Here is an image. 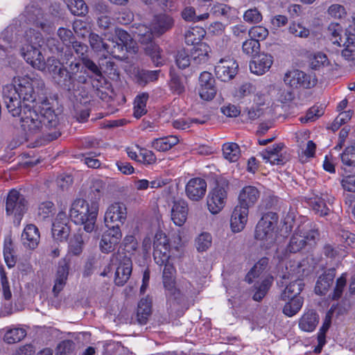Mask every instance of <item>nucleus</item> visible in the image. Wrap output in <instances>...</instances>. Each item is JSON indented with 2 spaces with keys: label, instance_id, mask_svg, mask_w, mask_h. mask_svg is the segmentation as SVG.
I'll use <instances>...</instances> for the list:
<instances>
[{
  "label": "nucleus",
  "instance_id": "obj_1",
  "mask_svg": "<svg viewBox=\"0 0 355 355\" xmlns=\"http://www.w3.org/2000/svg\"><path fill=\"white\" fill-rule=\"evenodd\" d=\"M17 116L19 117L21 128L28 138L43 135L47 140L53 141L61 135L58 128V116L46 101L40 104H25Z\"/></svg>",
  "mask_w": 355,
  "mask_h": 355
},
{
  "label": "nucleus",
  "instance_id": "obj_2",
  "mask_svg": "<svg viewBox=\"0 0 355 355\" xmlns=\"http://www.w3.org/2000/svg\"><path fill=\"white\" fill-rule=\"evenodd\" d=\"M98 212L97 203H89L84 199L78 198L72 202L69 214L73 222L83 225L84 230L90 233L95 228Z\"/></svg>",
  "mask_w": 355,
  "mask_h": 355
},
{
  "label": "nucleus",
  "instance_id": "obj_3",
  "mask_svg": "<svg viewBox=\"0 0 355 355\" xmlns=\"http://www.w3.org/2000/svg\"><path fill=\"white\" fill-rule=\"evenodd\" d=\"M21 42L23 44L20 51L24 60L33 67L43 69L45 67V60L38 49L42 42L41 34L30 28L25 32Z\"/></svg>",
  "mask_w": 355,
  "mask_h": 355
},
{
  "label": "nucleus",
  "instance_id": "obj_4",
  "mask_svg": "<svg viewBox=\"0 0 355 355\" xmlns=\"http://www.w3.org/2000/svg\"><path fill=\"white\" fill-rule=\"evenodd\" d=\"M277 217L274 213H267L258 222L254 232V238L259 241L261 245L266 249L272 248L277 240L275 228Z\"/></svg>",
  "mask_w": 355,
  "mask_h": 355
},
{
  "label": "nucleus",
  "instance_id": "obj_5",
  "mask_svg": "<svg viewBox=\"0 0 355 355\" xmlns=\"http://www.w3.org/2000/svg\"><path fill=\"white\" fill-rule=\"evenodd\" d=\"M134 37L142 44H146L145 51L149 55L156 66L162 65L164 59L161 54L160 48L157 44L152 42L153 30L144 24H139L133 31Z\"/></svg>",
  "mask_w": 355,
  "mask_h": 355
},
{
  "label": "nucleus",
  "instance_id": "obj_6",
  "mask_svg": "<svg viewBox=\"0 0 355 355\" xmlns=\"http://www.w3.org/2000/svg\"><path fill=\"white\" fill-rule=\"evenodd\" d=\"M18 87L19 94L23 101V105L25 104L35 105L36 92L35 88H42L44 82L41 78H31L28 76L17 77L13 79Z\"/></svg>",
  "mask_w": 355,
  "mask_h": 355
},
{
  "label": "nucleus",
  "instance_id": "obj_7",
  "mask_svg": "<svg viewBox=\"0 0 355 355\" xmlns=\"http://www.w3.org/2000/svg\"><path fill=\"white\" fill-rule=\"evenodd\" d=\"M153 248L155 261L158 265L162 266L171 258L178 257V254H175L174 251L180 252L181 247L176 246L171 249L166 234L162 231H158L154 237Z\"/></svg>",
  "mask_w": 355,
  "mask_h": 355
},
{
  "label": "nucleus",
  "instance_id": "obj_8",
  "mask_svg": "<svg viewBox=\"0 0 355 355\" xmlns=\"http://www.w3.org/2000/svg\"><path fill=\"white\" fill-rule=\"evenodd\" d=\"M162 273V282L165 289L168 302L177 301L178 303L182 300V294L176 286L175 274L176 269L173 263L168 260L164 263Z\"/></svg>",
  "mask_w": 355,
  "mask_h": 355
},
{
  "label": "nucleus",
  "instance_id": "obj_9",
  "mask_svg": "<svg viewBox=\"0 0 355 355\" xmlns=\"http://www.w3.org/2000/svg\"><path fill=\"white\" fill-rule=\"evenodd\" d=\"M286 85L291 88H311L317 83V78L315 76L306 74L302 71L293 69L286 72L284 77Z\"/></svg>",
  "mask_w": 355,
  "mask_h": 355
},
{
  "label": "nucleus",
  "instance_id": "obj_10",
  "mask_svg": "<svg viewBox=\"0 0 355 355\" xmlns=\"http://www.w3.org/2000/svg\"><path fill=\"white\" fill-rule=\"evenodd\" d=\"M27 208L26 200L17 190H11L7 198L6 210L8 215L14 216L15 220L20 223Z\"/></svg>",
  "mask_w": 355,
  "mask_h": 355
},
{
  "label": "nucleus",
  "instance_id": "obj_11",
  "mask_svg": "<svg viewBox=\"0 0 355 355\" xmlns=\"http://www.w3.org/2000/svg\"><path fill=\"white\" fill-rule=\"evenodd\" d=\"M2 95L8 112L13 117H16L23 107L17 85L15 83L5 85L3 87Z\"/></svg>",
  "mask_w": 355,
  "mask_h": 355
},
{
  "label": "nucleus",
  "instance_id": "obj_12",
  "mask_svg": "<svg viewBox=\"0 0 355 355\" xmlns=\"http://www.w3.org/2000/svg\"><path fill=\"white\" fill-rule=\"evenodd\" d=\"M238 69L237 62L230 56L220 58L214 67L216 78L223 82L232 80L237 74Z\"/></svg>",
  "mask_w": 355,
  "mask_h": 355
},
{
  "label": "nucleus",
  "instance_id": "obj_13",
  "mask_svg": "<svg viewBox=\"0 0 355 355\" xmlns=\"http://www.w3.org/2000/svg\"><path fill=\"white\" fill-rule=\"evenodd\" d=\"M227 198V189L220 185H216L211 189L207 198L208 210L212 214H218L224 208Z\"/></svg>",
  "mask_w": 355,
  "mask_h": 355
},
{
  "label": "nucleus",
  "instance_id": "obj_14",
  "mask_svg": "<svg viewBox=\"0 0 355 355\" xmlns=\"http://www.w3.org/2000/svg\"><path fill=\"white\" fill-rule=\"evenodd\" d=\"M107 228L102 234L99 243L101 251L105 254L114 251L122 238V233L118 225H112Z\"/></svg>",
  "mask_w": 355,
  "mask_h": 355
},
{
  "label": "nucleus",
  "instance_id": "obj_15",
  "mask_svg": "<svg viewBox=\"0 0 355 355\" xmlns=\"http://www.w3.org/2000/svg\"><path fill=\"white\" fill-rule=\"evenodd\" d=\"M127 217L126 207L121 202H114L110 205L105 214L104 221L107 227L112 225L123 224Z\"/></svg>",
  "mask_w": 355,
  "mask_h": 355
},
{
  "label": "nucleus",
  "instance_id": "obj_16",
  "mask_svg": "<svg viewBox=\"0 0 355 355\" xmlns=\"http://www.w3.org/2000/svg\"><path fill=\"white\" fill-rule=\"evenodd\" d=\"M0 282L1 286V300L4 304V315L12 313L13 289L7 277V273L3 266H0Z\"/></svg>",
  "mask_w": 355,
  "mask_h": 355
},
{
  "label": "nucleus",
  "instance_id": "obj_17",
  "mask_svg": "<svg viewBox=\"0 0 355 355\" xmlns=\"http://www.w3.org/2000/svg\"><path fill=\"white\" fill-rule=\"evenodd\" d=\"M216 94L215 80L212 74L203 71L199 77V94L205 101L213 99Z\"/></svg>",
  "mask_w": 355,
  "mask_h": 355
},
{
  "label": "nucleus",
  "instance_id": "obj_18",
  "mask_svg": "<svg viewBox=\"0 0 355 355\" xmlns=\"http://www.w3.org/2000/svg\"><path fill=\"white\" fill-rule=\"evenodd\" d=\"M283 144H275L259 153V155L265 163L271 165H282L286 161V157L283 155Z\"/></svg>",
  "mask_w": 355,
  "mask_h": 355
},
{
  "label": "nucleus",
  "instance_id": "obj_19",
  "mask_svg": "<svg viewBox=\"0 0 355 355\" xmlns=\"http://www.w3.org/2000/svg\"><path fill=\"white\" fill-rule=\"evenodd\" d=\"M260 195L261 192L256 187L245 186L239 193L237 205L250 209L257 202Z\"/></svg>",
  "mask_w": 355,
  "mask_h": 355
},
{
  "label": "nucleus",
  "instance_id": "obj_20",
  "mask_svg": "<svg viewBox=\"0 0 355 355\" xmlns=\"http://www.w3.org/2000/svg\"><path fill=\"white\" fill-rule=\"evenodd\" d=\"M207 182L200 178H191L187 184L185 192L187 196L193 201H199L205 195Z\"/></svg>",
  "mask_w": 355,
  "mask_h": 355
},
{
  "label": "nucleus",
  "instance_id": "obj_21",
  "mask_svg": "<svg viewBox=\"0 0 355 355\" xmlns=\"http://www.w3.org/2000/svg\"><path fill=\"white\" fill-rule=\"evenodd\" d=\"M273 64V57L266 53H261L250 61L249 67L250 71L261 76L266 73Z\"/></svg>",
  "mask_w": 355,
  "mask_h": 355
},
{
  "label": "nucleus",
  "instance_id": "obj_22",
  "mask_svg": "<svg viewBox=\"0 0 355 355\" xmlns=\"http://www.w3.org/2000/svg\"><path fill=\"white\" fill-rule=\"evenodd\" d=\"M308 63L309 67L315 71H331L334 69V64L327 54L322 51L310 53L308 55Z\"/></svg>",
  "mask_w": 355,
  "mask_h": 355
},
{
  "label": "nucleus",
  "instance_id": "obj_23",
  "mask_svg": "<svg viewBox=\"0 0 355 355\" xmlns=\"http://www.w3.org/2000/svg\"><path fill=\"white\" fill-rule=\"evenodd\" d=\"M188 211V204L185 200H174L171 210V218L174 224L179 227L182 226L187 219Z\"/></svg>",
  "mask_w": 355,
  "mask_h": 355
},
{
  "label": "nucleus",
  "instance_id": "obj_24",
  "mask_svg": "<svg viewBox=\"0 0 355 355\" xmlns=\"http://www.w3.org/2000/svg\"><path fill=\"white\" fill-rule=\"evenodd\" d=\"M315 232L306 233L300 228L293 234L287 250L291 253L300 251L306 244L307 241L315 239Z\"/></svg>",
  "mask_w": 355,
  "mask_h": 355
},
{
  "label": "nucleus",
  "instance_id": "obj_25",
  "mask_svg": "<svg viewBox=\"0 0 355 355\" xmlns=\"http://www.w3.org/2000/svg\"><path fill=\"white\" fill-rule=\"evenodd\" d=\"M248 214L249 209L236 205L233 209L230 219V227L234 232H240L245 228Z\"/></svg>",
  "mask_w": 355,
  "mask_h": 355
},
{
  "label": "nucleus",
  "instance_id": "obj_26",
  "mask_svg": "<svg viewBox=\"0 0 355 355\" xmlns=\"http://www.w3.org/2000/svg\"><path fill=\"white\" fill-rule=\"evenodd\" d=\"M132 270V261L124 257L119 262L114 275V282L117 286H123L130 279Z\"/></svg>",
  "mask_w": 355,
  "mask_h": 355
},
{
  "label": "nucleus",
  "instance_id": "obj_27",
  "mask_svg": "<svg viewBox=\"0 0 355 355\" xmlns=\"http://www.w3.org/2000/svg\"><path fill=\"white\" fill-rule=\"evenodd\" d=\"M69 262L66 259L60 261L55 274L53 292L58 295L66 284L69 275Z\"/></svg>",
  "mask_w": 355,
  "mask_h": 355
},
{
  "label": "nucleus",
  "instance_id": "obj_28",
  "mask_svg": "<svg viewBox=\"0 0 355 355\" xmlns=\"http://www.w3.org/2000/svg\"><path fill=\"white\" fill-rule=\"evenodd\" d=\"M308 261L306 260H291L286 266L287 275L286 277L290 279H302L307 274Z\"/></svg>",
  "mask_w": 355,
  "mask_h": 355
},
{
  "label": "nucleus",
  "instance_id": "obj_29",
  "mask_svg": "<svg viewBox=\"0 0 355 355\" xmlns=\"http://www.w3.org/2000/svg\"><path fill=\"white\" fill-rule=\"evenodd\" d=\"M335 276V268H329L325 270L316 282L315 293L319 295H326L333 284Z\"/></svg>",
  "mask_w": 355,
  "mask_h": 355
},
{
  "label": "nucleus",
  "instance_id": "obj_30",
  "mask_svg": "<svg viewBox=\"0 0 355 355\" xmlns=\"http://www.w3.org/2000/svg\"><path fill=\"white\" fill-rule=\"evenodd\" d=\"M40 232L37 227L30 224L26 226L21 234V241L23 245L29 249H35L37 247L40 241Z\"/></svg>",
  "mask_w": 355,
  "mask_h": 355
},
{
  "label": "nucleus",
  "instance_id": "obj_31",
  "mask_svg": "<svg viewBox=\"0 0 355 355\" xmlns=\"http://www.w3.org/2000/svg\"><path fill=\"white\" fill-rule=\"evenodd\" d=\"M173 18L165 14L155 15L152 21V27L155 34L162 35L173 26Z\"/></svg>",
  "mask_w": 355,
  "mask_h": 355
},
{
  "label": "nucleus",
  "instance_id": "obj_32",
  "mask_svg": "<svg viewBox=\"0 0 355 355\" xmlns=\"http://www.w3.org/2000/svg\"><path fill=\"white\" fill-rule=\"evenodd\" d=\"M304 284L302 279H291L288 284L286 285L284 290L280 295V299L286 301L290 298L300 297V294L303 290Z\"/></svg>",
  "mask_w": 355,
  "mask_h": 355
},
{
  "label": "nucleus",
  "instance_id": "obj_33",
  "mask_svg": "<svg viewBox=\"0 0 355 355\" xmlns=\"http://www.w3.org/2000/svg\"><path fill=\"white\" fill-rule=\"evenodd\" d=\"M324 255L332 261H340L347 257L348 252L339 243L326 244L323 248Z\"/></svg>",
  "mask_w": 355,
  "mask_h": 355
},
{
  "label": "nucleus",
  "instance_id": "obj_34",
  "mask_svg": "<svg viewBox=\"0 0 355 355\" xmlns=\"http://www.w3.org/2000/svg\"><path fill=\"white\" fill-rule=\"evenodd\" d=\"M211 49L206 43H200L193 47L191 55L193 62L196 64L206 63L209 58Z\"/></svg>",
  "mask_w": 355,
  "mask_h": 355
},
{
  "label": "nucleus",
  "instance_id": "obj_35",
  "mask_svg": "<svg viewBox=\"0 0 355 355\" xmlns=\"http://www.w3.org/2000/svg\"><path fill=\"white\" fill-rule=\"evenodd\" d=\"M3 340L8 344L21 341L26 336V331L19 327H7L4 329Z\"/></svg>",
  "mask_w": 355,
  "mask_h": 355
},
{
  "label": "nucleus",
  "instance_id": "obj_36",
  "mask_svg": "<svg viewBox=\"0 0 355 355\" xmlns=\"http://www.w3.org/2000/svg\"><path fill=\"white\" fill-rule=\"evenodd\" d=\"M329 197L326 195L322 196H315L309 200V205L312 210L318 215L324 216L328 215L329 209L326 205V201H329Z\"/></svg>",
  "mask_w": 355,
  "mask_h": 355
},
{
  "label": "nucleus",
  "instance_id": "obj_37",
  "mask_svg": "<svg viewBox=\"0 0 355 355\" xmlns=\"http://www.w3.org/2000/svg\"><path fill=\"white\" fill-rule=\"evenodd\" d=\"M52 78L60 87L68 91L75 89L73 80H71V76H70L64 67L60 69L59 71L52 76Z\"/></svg>",
  "mask_w": 355,
  "mask_h": 355
},
{
  "label": "nucleus",
  "instance_id": "obj_38",
  "mask_svg": "<svg viewBox=\"0 0 355 355\" xmlns=\"http://www.w3.org/2000/svg\"><path fill=\"white\" fill-rule=\"evenodd\" d=\"M318 321V315L313 311H309L300 318L299 327L304 331L311 332L315 329Z\"/></svg>",
  "mask_w": 355,
  "mask_h": 355
},
{
  "label": "nucleus",
  "instance_id": "obj_39",
  "mask_svg": "<svg viewBox=\"0 0 355 355\" xmlns=\"http://www.w3.org/2000/svg\"><path fill=\"white\" fill-rule=\"evenodd\" d=\"M179 141L177 137L170 135L165 137L155 139L151 143V147L158 151H166L176 145Z\"/></svg>",
  "mask_w": 355,
  "mask_h": 355
},
{
  "label": "nucleus",
  "instance_id": "obj_40",
  "mask_svg": "<svg viewBox=\"0 0 355 355\" xmlns=\"http://www.w3.org/2000/svg\"><path fill=\"white\" fill-rule=\"evenodd\" d=\"M205 31L200 27H193L188 29L184 34L185 42L188 45L197 46L202 43L201 40L205 35Z\"/></svg>",
  "mask_w": 355,
  "mask_h": 355
},
{
  "label": "nucleus",
  "instance_id": "obj_41",
  "mask_svg": "<svg viewBox=\"0 0 355 355\" xmlns=\"http://www.w3.org/2000/svg\"><path fill=\"white\" fill-rule=\"evenodd\" d=\"M343 27L338 23H331L327 28V36L334 44L341 46L345 41Z\"/></svg>",
  "mask_w": 355,
  "mask_h": 355
},
{
  "label": "nucleus",
  "instance_id": "obj_42",
  "mask_svg": "<svg viewBox=\"0 0 355 355\" xmlns=\"http://www.w3.org/2000/svg\"><path fill=\"white\" fill-rule=\"evenodd\" d=\"M273 282V277L266 276L261 283L254 285L255 292L252 296L254 301L260 302L266 295Z\"/></svg>",
  "mask_w": 355,
  "mask_h": 355
},
{
  "label": "nucleus",
  "instance_id": "obj_43",
  "mask_svg": "<svg viewBox=\"0 0 355 355\" xmlns=\"http://www.w3.org/2000/svg\"><path fill=\"white\" fill-rule=\"evenodd\" d=\"M355 34L345 33V41L342 46L345 49L342 51V56L347 60H355Z\"/></svg>",
  "mask_w": 355,
  "mask_h": 355
},
{
  "label": "nucleus",
  "instance_id": "obj_44",
  "mask_svg": "<svg viewBox=\"0 0 355 355\" xmlns=\"http://www.w3.org/2000/svg\"><path fill=\"white\" fill-rule=\"evenodd\" d=\"M151 313V301L148 298L141 299L137 307V320L139 324H145Z\"/></svg>",
  "mask_w": 355,
  "mask_h": 355
},
{
  "label": "nucleus",
  "instance_id": "obj_45",
  "mask_svg": "<svg viewBox=\"0 0 355 355\" xmlns=\"http://www.w3.org/2000/svg\"><path fill=\"white\" fill-rule=\"evenodd\" d=\"M288 300V302L286 303L283 308V313L288 317H292L300 311L304 300L302 297H297L290 298Z\"/></svg>",
  "mask_w": 355,
  "mask_h": 355
},
{
  "label": "nucleus",
  "instance_id": "obj_46",
  "mask_svg": "<svg viewBox=\"0 0 355 355\" xmlns=\"http://www.w3.org/2000/svg\"><path fill=\"white\" fill-rule=\"evenodd\" d=\"M3 257L4 260L8 268H12L16 263V257L15 256V250L12 241L10 236L5 239L3 245Z\"/></svg>",
  "mask_w": 355,
  "mask_h": 355
},
{
  "label": "nucleus",
  "instance_id": "obj_47",
  "mask_svg": "<svg viewBox=\"0 0 355 355\" xmlns=\"http://www.w3.org/2000/svg\"><path fill=\"white\" fill-rule=\"evenodd\" d=\"M124 45L119 44L117 40H107V45L105 48L103 53H107L112 55L113 58L122 59L123 57Z\"/></svg>",
  "mask_w": 355,
  "mask_h": 355
},
{
  "label": "nucleus",
  "instance_id": "obj_48",
  "mask_svg": "<svg viewBox=\"0 0 355 355\" xmlns=\"http://www.w3.org/2000/svg\"><path fill=\"white\" fill-rule=\"evenodd\" d=\"M224 157L231 162H236L241 155L239 145L236 143H227L223 146Z\"/></svg>",
  "mask_w": 355,
  "mask_h": 355
},
{
  "label": "nucleus",
  "instance_id": "obj_49",
  "mask_svg": "<svg viewBox=\"0 0 355 355\" xmlns=\"http://www.w3.org/2000/svg\"><path fill=\"white\" fill-rule=\"evenodd\" d=\"M84 248V240L83 235L76 234L70 239L69 243L68 253L69 254L78 256L80 255Z\"/></svg>",
  "mask_w": 355,
  "mask_h": 355
},
{
  "label": "nucleus",
  "instance_id": "obj_50",
  "mask_svg": "<svg viewBox=\"0 0 355 355\" xmlns=\"http://www.w3.org/2000/svg\"><path fill=\"white\" fill-rule=\"evenodd\" d=\"M159 73V70L148 71L142 69L138 71L136 75L137 81L141 85H146L150 82L157 80Z\"/></svg>",
  "mask_w": 355,
  "mask_h": 355
},
{
  "label": "nucleus",
  "instance_id": "obj_51",
  "mask_svg": "<svg viewBox=\"0 0 355 355\" xmlns=\"http://www.w3.org/2000/svg\"><path fill=\"white\" fill-rule=\"evenodd\" d=\"M268 263V261L267 258L260 259L247 274L245 281L249 284L252 283L253 279L258 277L266 268Z\"/></svg>",
  "mask_w": 355,
  "mask_h": 355
},
{
  "label": "nucleus",
  "instance_id": "obj_52",
  "mask_svg": "<svg viewBox=\"0 0 355 355\" xmlns=\"http://www.w3.org/2000/svg\"><path fill=\"white\" fill-rule=\"evenodd\" d=\"M148 98V95L146 93H143L136 97L134 105V116L136 118L139 119L146 113V102Z\"/></svg>",
  "mask_w": 355,
  "mask_h": 355
},
{
  "label": "nucleus",
  "instance_id": "obj_53",
  "mask_svg": "<svg viewBox=\"0 0 355 355\" xmlns=\"http://www.w3.org/2000/svg\"><path fill=\"white\" fill-rule=\"evenodd\" d=\"M52 234L55 239L63 241L67 239L69 234V227L67 224L53 222L52 225Z\"/></svg>",
  "mask_w": 355,
  "mask_h": 355
},
{
  "label": "nucleus",
  "instance_id": "obj_54",
  "mask_svg": "<svg viewBox=\"0 0 355 355\" xmlns=\"http://www.w3.org/2000/svg\"><path fill=\"white\" fill-rule=\"evenodd\" d=\"M195 243L196 249L198 252H205L211 245L212 236L211 234L208 232H202L196 237Z\"/></svg>",
  "mask_w": 355,
  "mask_h": 355
},
{
  "label": "nucleus",
  "instance_id": "obj_55",
  "mask_svg": "<svg viewBox=\"0 0 355 355\" xmlns=\"http://www.w3.org/2000/svg\"><path fill=\"white\" fill-rule=\"evenodd\" d=\"M209 16L208 12L197 15L195 9L192 7H186L182 12V18L187 21L198 22L207 19Z\"/></svg>",
  "mask_w": 355,
  "mask_h": 355
},
{
  "label": "nucleus",
  "instance_id": "obj_56",
  "mask_svg": "<svg viewBox=\"0 0 355 355\" xmlns=\"http://www.w3.org/2000/svg\"><path fill=\"white\" fill-rule=\"evenodd\" d=\"M67 7L74 15H83L87 12V6L83 0H69Z\"/></svg>",
  "mask_w": 355,
  "mask_h": 355
},
{
  "label": "nucleus",
  "instance_id": "obj_57",
  "mask_svg": "<svg viewBox=\"0 0 355 355\" xmlns=\"http://www.w3.org/2000/svg\"><path fill=\"white\" fill-rule=\"evenodd\" d=\"M337 241L340 243L339 244L343 248L347 250L348 248H355V234L343 230L338 236Z\"/></svg>",
  "mask_w": 355,
  "mask_h": 355
},
{
  "label": "nucleus",
  "instance_id": "obj_58",
  "mask_svg": "<svg viewBox=\"0 0 355 355\" xmlns=\"http://www.w3.org/2000/svg\"><path fill=\"white\" fill-rule=\"evenodd\" d=\"M182 294V300L180 303L177 301L168 302L171 306H175V304H180L184 300V294H191L194 293V287L193 284L184 278L180 279L179 281V288Z\"/></svg>",
  "mask_w": 355,
  "mask_h": 355
},
{
  "label": "nucleus",
  "instance_id": "obj_59",
  "mask_svg": "<svg viewBox=\"0 0 355 355\" xmlns=\"http://www.w3.org/2000/svg\"><path fill=\"white\" fill-rule=\"evenodd\" d=\"M343 164L347 166H355V144L347 147L340 154Z\"/></svg>",
  "mask_w": 355,
  "mask_h": 355
},
{
  "label": "nucleus",
  "instance_id": "obj_60",
  "mask_svg": "<svg viewBox=\"0 0 355 355\" xmlns=\"http://www.w3.org/2000/svg\"><path fill=\"white\" fill-rule=\"evenodd\" d=\"M288 32L300 38H307L310 35V30L300 23L293 22L288 27Z\"/></svg>",
  "mask_w": 355,
  "mask_h": 355
},
{
  "label": "nucleus",
  "instance_id": "obj_61",
  "mask_svg": "<svg viewBox=\"0 0 355 355\" xmlns=\"http://www.w3.org/2000/svg\"><path fill=\"white\" fill-rule=\"evenodd\" d=\"M82 60L85 67L92 73L90 78H95L97 81H100L103 78V75L98 66L89 58H82Z\"/></svg>",
  "mask_w": 355,
  "mask_h": 355
},
{
  "label": "nucleus",
  "instance_id": "obj_62",
  "mask_svg": "<svg viewBox=\"0 0 355 355\" xmlns=\"http://www.w3.org/2000/svg\"><path fill=\"white\" fill-rule=\"evenodd\" d=\"M347 282V273H343L336 280V286L330 295L332 300H338L343 295Z\"/></svg>",
  "mask_w": 355,
  "mask_h": 355
},
{
  "label": "nucleus",
  "instance_id": "obj_63",
  "mask_svg": "<svg viewBox=\"0 0 355 355\" xmlns=\"http://www.w3.org/2000/svg\"><path fill=\"white\" fill-rule=\"evenodd\" d=\"M89 41L92 49L96 52L103 53L107 43L104 42L98 34L93 33L89 34Z\"/></svg>",
  "mask_w": 355,
  "mask_h": 355
},
{
  "label": "nucleus",
  "instance_id": "obj_64",
  "mask_svg": "<svg viewBox=\"0 0 355 355\" xmlns=\"http://www.w3.org/2000/svg\"><path fill=\"white\" fill-rule=\"evenodd\" d=\"M268 30L262 26H255L252 27L249 31V35L252 39L257 40V42L263 41L268 36Z\"/></svg>",
  "mask_w": 355,
  "mask_h": 355
}]
</instances>
